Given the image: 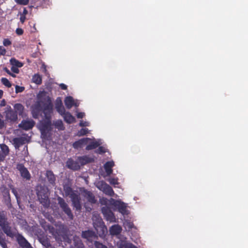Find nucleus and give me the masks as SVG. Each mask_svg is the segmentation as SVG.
<instances>
[{"instance_id": "cd10ccee", "label": "nucleus", "mask_w": 248, "mask_h": 248, "mask_svg": "<svg viewBox=\"0 0 248 248\" xmlns=\"http://www.w3.org/2000/svg\"><path fill=\"white\" fill-rule=\"evenodd\" d=\"M53 124L55 127L59 130H63L65 129L62 121L61 120H57L54 121Z\"/></svg>"}, {"instance_id": "5701e85b", "label": "nucleus", "mask_w": 248, "mask_h": 248, "mask_svg": "<svg viewBox=\"0 0 248 248\" xmlns=\"http://www.w3.org/2000/svg\"><path fill=\"white\" fill-rule=\"evenodd\" d=\"M55 107L57 111L60 115H62V114L65 112V110L62 105V100L59 97L57 99Z\"/></svg>"}, {"instance_id": "f704fd0d", "label": "nucleus", "mask_w": 248, "mask_h": 248, "mask_svg": "<svg viewBox=\"0 0 248 248\" xmlns=\"http://www.w3.org/2000/svg\"><path fill=\"white\" fill-rule=\"evenodd\" d=\"M1 81L2 83L7 87L10 88L12 86V84L8 79L5 78H2Z\"/></svg>"}, {"instance_id": "6ab92c4d", "label": "nucleus", "mask_w": 248, "mask_h": 248, "mask_svg": "<svg viewBox=\"0 0 248 248\" xmlns=\"http://www.w3.org/2000/svg\"><path fill=\"white\" fill-rule=\"evenodd\" d=\"M72 247L73 248H85L81 239L76 236L73 237V245L71 246L70 248Z\"/></svg>"}, {"instance_id": "f3484780", "label": "nucleus", "mask_w": 248, "mask_h": 248, "mask_svg": "<svg viewBox=\"0 0 248 248\" xmlns=\"http://www.w3.org/2000/svg\"><path fill=\"white\" fill-rule=\"evenodd\" d=\"M46 177L49 184L53 186L55 185L56 176L53 171L50 170H47L46 172Z\"/></svg>"}, {"instance_id": "603ef678", "label": "nucleus", "mask_w": 248, "mask_h": 248, "mask_svg": "<svg viewBox=\"0 0 248 248\" xmlns=\"http://www.w3.org/2000/svg\"><path fill=\"white\" fill-rule=\"evenodd\" d=\"M79 126L83 127L88 126V123L87 122H83L81 121L79 124Z\"/></svg>"}, {"instance_id": "e433bc0d", "label": "nucleus", "mask_w": 248, "mask_h": 248, "mask_svg": "<svg viewBox=\"0 0 248 248\" xmlns=\"http://www.w3.org/2000/svg\"><path fill=\"white\" fill-rule=\"evenodd\" d=\"M99 223L100 224V227H99V228L100 229V230L102 231V233L101 234V233H99V235L101 236L102 235H104L105 234V232H107V228L103 224V223L102 221H99Z\"/></svg>"}, {"instance_id": "f8f14e48", "label": "nucleus", "mask_w": 248, "mask_h": 248, "mask_svg": "<svg viewBox=\"0 0 248 248\" xmlns=\"http://www.w3.org/2000/svg\"><path fill=\"white\" fill-rule=\"evenodd\" d=\"M83 196L85 198L88 202L92 204L96 203L97 200L94 194L90 191H89L86 189L83 188L82 190H81Z\"/></svg>"}, {"instance_id": "a211bd4d", "label": "nucleus", "mask_w": 248, "mask_h": 248, "mask_svg": "<svg viewBox=\"0 0 248 248\" xmlns=\"http://www.w3.org/2000/svg\"><path fill=\"white\" fill-rule=\"evenodd\" d=\"M81 237L83 238L86 239L88 240H90L93 239V238H95L96 237V234L94 231L90 230H88L82 232Z\"/></svg>"}, {"instance_id": "ddd939ff", "label": "nucleus", "mask_w": 248, "mask_h": 248, "mask_svg": "<svg viewBox=\"0 0 248 248\" xmlns=\"http://www.w3.org/2000/svg\"><path fill=\"white\" fill-rule=\"evenodd\" d=\"M35 122L33 120H22L18 127L25 130H29L34 126Z\"/></svg>"}, {"instance_id": "72a5a7b5", "label": "nucleus", "mask_w": 248, "mask_h": 248, "mask_svg": "<svg viewBox=\"0 0 248 248\" xmlns=\"http://www.w3.org/2000/svg\"><path fill=\"white\" fill-rule=\"evenodd\" d=\"M40 241L42 244L46 248H48L51 246L50 242L47 238H40Z\"/></svg>"}, {"instance_id": "b1692460", "label": "nucleus", "mask_w": 248, "mask_h": 248, "mask_svg": "<svg viewBox=\"0 0 248 248\" xmlns=\"http://www.w3.org/2000/svg\"><path fill=\"white\" fill-rule=\"evenodd\" d=\"M14 108L15 109L14 111L16 112L17 115L18 114L19 116L23 117L24 107L21 104L16 103L15 104Z\"/></svg>"}, {"instance_id": "a18cd8bd", "label": "nucleus", "mask_w": 248, "mask_h": 248, "mask_svg": "<svg viewBox=\"0 0 248 248\" xmlns=\"http://www.w3.org/2000/svg\"><path fill=\"white\" fill-rule=\"evenodd\" d=\"M12 44L11 41L9 39H4L3 41V45L5 46H9Z\"/></svg>"}, {"instance_id": "bf43d9fd", "label": "nucleus", "mask_w": 248, "mask_h": 248, "mask_svg": "<svg viewBox=\"0 0 248 248\" xmlns=\"http://www.w3.org/2000/svg\"><path fill=\"white\" fill-rule=\"evenodd\" d=\"M28 10L26 9V8H24L23 11V13L21 14V15H24L26 16V15L28 14Z\"/></svg>"}, {"instance_id": "13d9d810", "label": "nucleus", "mask_w": 248, "mask_h": 248, "mask_svg": "<svg viewBox=\"0 0 248 248\" xmlns=\"http://www.w3.org/2000/svg\"><path fill=\"white\" fill-rule=\"evenodd\" d=\"M60 86L62 90H65L67 89V86L63 83L61 84Z\"/></svg>"}, {"instance_id": "4c0bfd02", "label": "nucleus", "mask_w": 248, "mask_h": 248, "mask_svg": "<svg viewBox=\"0 0 248 248\" xmlns=\"http://www.w3.org/2000/svg\"><path fill=\"white\" fill-rule=\"evenodd\" d=\"M41 137L43 139H46L47 138L48 133L51 131V129H46L45 130H43L42 129H40Z\"/></svg>"}, {"instance_id": "39448f33", "label": "nucleus", "mask_w": 248, "mask_h": 248, "mask_svg": "<svg viewBox=\"0 0 248 248\" xmlns=\"http://www.w3.org/2000/svg\"><path fill=\"white\" fill-rule=\"evenodd\" d=\"M0 227L7 236L13 238L16 236V235L17 232V230L15 228H13L8 222L2 224Z\"/></svg>"}, {"instance_id": "864d4df0", "label": "nucleus", "mask_w": 248, "mask_h": 248, "mask_svg": "<svg viewBox=\"0 0 248 248\" xmlns=\"http://www.w3.org/2000/svg\"><path fill=\"white\" fill-rule=\"evenodd\" d=\"M0 245L2 248H8L6 243V239L0 243Z\"/></svg>"}, {"instance_id": "0e129e2a", "label": "nucleus", "mask_w": 248, "mask_h": 248, "mask_svg": "<svg viewBox=\"0 0 248 248\" xmlns=\"http://www.w3.org/2000/svg\"><path fill=\"white\" fill-rule=\"evenodd\" d=\"M9 75H10L11 76H12L13 78L16 77V75L15 74H14V73H11L10 74H9Z\"/></svg>"}, {"instance_id": "f03ea898", "label": "nucleus", "mask_w": 248, "mask_h": 248, "mask_svg": "<svg viewBox=\"0 0 248 248\" xmlns=\"http://www.w3.org/2000/svg\"><path fill=\"white\" fill-rule=\"evenodd\" d=\"M38 97L39 99L41 100V101L42 102L46 101L44 106V113L45 114L46 112L48 115H50V113L52 110V105L50 97L46 96V93L43 91L38 94Z\"/></svg>"}, {"instance_id": "bb28decb", "label": "nucleus", "mask_w": 248, "mask_h": 248, "mask_svg": "<svg viewBox=\"0 0 248 248\" xmlns=\"http://www.w3.org/2000/svg\"><path fill=\"white\" fill-rule=\"evenodd\" d=\"M15 146L19 147L21 145H23L25 143V139L23 137L16 138L13 140Z\"/></svg>"}, {"instance_id": "f257e3e1", "label": "nucleus", "mask_w": 248, "mask_h": 248, "mask_svg": "<svg viewBox=\"0 0 248 248\" xmlns=\"http://www.w3.org/2000/svg\"><path fill=\"white\" fill-rule=\"evenodd\" d=\"M66 195L69 196L71 199L72 204L76 211H80L82 208L81 199L79 195L75 192L71 187L68 186L64 189Z\"/></svg>"}, {"instance_id": "412c9836", "label": "nucleus", "mask_w": 248, "mask_h": 248, "mask_svg": "<svg viewBox=\"0 0 248 248\" xmlns=\"http://www.w3.org/2000/svg\"><path fill=\"white\" fill-rule=\"evenodd\" d=\"M61 115L63 117L64 121L67 124H72L76 121L75 118L69 112H65Z\"/></svg>"}, {"instance_id": "8fccbe9b", "label": "nucleus", "mask_w": 248, "mask_h": 248, "mask_svg": "<svg viewBox=\"0 0 248 248\" xmlns=\"http://www.w3.org/2000/svg\"><path fill=\"white\" fill-rule=\"evenodd\" d=\"M23 30L21 28H17L16 32L18 35H21L23 34Z\"/></svg>"}, {"instance_id": "79ce46f5", "label": "nucleus", "mask_w": 248, "mask_h": 248, "mask_svg": "<svg viewBox=\"0 0 248 248\" xmlns=\"http://www.w3.org/2000/svg\"><path fill=\"white\" fill-rule=\"evenodd\" d=\"M15 89H16V91H15L16 93H19L23 92L25 90V88L23 86H19L18 85H16L15 87Z\"/></svg>"}, {"instance_id": "4be33fe9", "label": "nucleus", "mask_w": 248, "mask_h": 248, "mask_svg": "<svg viewBox=\"0 0 248 248\" xmlns=\"http://www.w3.org/2000/svg\"><path fill=\"white\" fill-rule=\"evenodd\" d=\"M64 103L66 108L68 109H70L74 106L76 107L78 106L77 103L75 102L73 98L71 96L65 97L64 99Z\"/></svg>"}, {"instance_id": "473e14b6", "label": "nucleus", "mask_w": 248, "mask_h": 248, "mask_svg": "<svg viewBox=\"0 0 248 248\" xmlns=\"http://www.w3.org/2000/svg\"><path fill=\"white\" fill-rule=\"evenodd\" d=\"M32 81L36 84L40 85L42 83V78L38 74H35L33 76Z\"/></svg>"}, {"instance_id": "de8ad7c7", "label": "nucleus", "mask_w": 248, "mask_h": 248, "mask_svg": "<svg viewBox=\"0 0 248 248\" xmlns=\"http://www.w3.org/2000/svg\"><path fill=\"white\" fill-rule=\"evenodd\" d=\"M11 189L12 190V192L14 194L17 200H18V192L16 188H15L13 186L11 187Z\"/></svg>"}, {"instance_id": "4d7b16f0", "label": "nucleus", "mask_w": 248, "mask_h": 248, "mask_svg": "<svg viewBox=\"0 0 248 248\" xmlns=\"http://www.w3.org/2000/svg\"><path fill=\"white\" fill-rule=\"evenodd\" d=\"M5 240V237L4 235L0 232V243Z\"/></svg>"}, {"instance_id": "a878e982", "label": "nucleus", "mask_w": 248, "mask_h": 248, "mask_svg": "<svg viewBox=\"0 0 248 248\" xmlns=\"http://www.w3.org/2000/svg\"><path fill=\"white\" fill-rule=\"evenodd\" d=\"M122 230V228L119 225H114L110 227L109 232L111 235H118L121 232Z\"/></svg>"}, {"instance_id": "58836bf2", "label": "nucleus", "mask_w": 248, "mask_h": 248, "mask_svg": "<svg viewBox=\"0 0 248 248\" xmlns=\"http://www.w3.org/2000/svg\"><path fill=\"white\" fill-rule=\"evenodd\" d=\"M94 246L95 248H108L107 246L97 241H94Z\"/></svg>"}, {"instance_id": "052dcab7", "label": "nucleus", "mask_w": 248, "mask_h": 248, "mask_svg": "<svg viewBox=\"0 0 248 248\" xmlns=\"http://www.w3.org/2000/svg\"><path fill=\"white\" fill-rule=\"evenodd\" d=\"M6 105V102L4 99H3L1 101L0 106L1 107L5 106Z\"/></svg>"}, {"instance_id": "09e8293b", "label": "nucleus", "mask_w": 248, "mask_h": 248, "mask_svg": "<svg viewBox=\"0 0 248 248\" xmlns=\"http://www.w3.org/2000/svg\"><path fill=\"white\" fill-rule=\"evenodd\" d=\"M11 70L14 73L18 74L19 72L18 67L13 65L11 67Z\"/></svg>"}, {"instance_id": "3c124183", "label": "nucleus", "mask_w": 248, "mask_h": 248, "mask_svg": "<svg viewBox=\"0 0 248 248\" xmlns=\"http://www.w3.org/2000/svg\"><path fill=\"white\" fill-rule=\"evenodd\" d=\"M6 53V49L2 46H0V56L4 55Z\"/></svg>"}, {"instance_id": "ea45409f", "label": "nucleus", "mask_w": 248, "mask_h": 248, "mask_svg": "<svg viewBox=\"0 0 248 248\" xmlns=\"http://www.w3.org/2000/svg\"><path fill=\"white\" fill-rule=\"evenodd\" d=\"M95 152L98 154H103L106 152V149L103 146H99V148L95 151Z\"/></svg>"}, {"instance_id": "338daca9", "label": "nucleus", "mask_w": 248, "mask_h": 248, "mask_svg": "<svg viewBox=\"0 0 248 248\" xmlns=\"http://www.w3.org/2000/svg\"><path fill=\"white\" fill-rule=\"evenodd\" d=\"M33 28H34V30H35V31H36V28H35V24H34V25H33Z\"/></svg>"}, {"instance_id": "e2e57ef3", "label": "nucleus", "mask_w": 248, "mask_h": 248, "mask_svg": "<svg viewBox=\"0 0 248 248\" xmlns=\"http://www.w3.org/2000/svg\"><path fill=\"white\" fill-rule=\"evenodd\" d=\"M5 71L7 72V73L9 75V74H10L11 73L7 68H5Z\"/></svg>"}, {"instance_id": "49530a36", "label": "nucleus", "mask_w": 248, "mask_h": 248, "mask_svg": "<svg viewBox=\"0 0 248 248\" xmlns=\"http://www.w3.org/2000/svg\"><path fill=\"white\" fill-rule=\"evenodd\" d=\"M2 118V116L0 114V130L3 129L5 127V123Z\"/></svg>"}, {"instance_id": "c03bdc74", "label": "nucleus", "mask_w": 248, "mask_h": 248, "mask_svg": "<svg viewBox=\"0 0 248 248\" xmlns=\"http://www.w3.org/2000/svg\"><path fill=\"white\" fill-rule=\"evenodd\" d=\"M123 247L121 248H137L136 246L132 244V243H125L123 245Z\"/></svg>"}, {"instance_id": "9d476101", "label": "nucleus", "mask_w": 248, "mask_h": 248, "mask_svg": "<svg viewBox=\"0 0 248 248\" xmlns=\"http://www.w3.org/2000/svg\"><path fill=\"white\" fill-rule=\"evenodd\" d=\"M16 169L19 171L21 176L26 180H30L31 178L30 172L22 164H18Z\"/></svg>"}, {"instance_id": "dca6fc26", "label": "nucleus", "mask_w": 248, "mask_h": 248, "mask_svg": "<svg viewBox=\"0 0 248 248\" xmlns=\"http://www.w3.org/2000/svg\"><path fill=\"white\" fill-rule=\"evenodd\" d=\"M91 140V139L89 138H84L81 139L73 143V147L74 148L78 149V148H82L84 145H86L89 141Z\"/></svg>"}, {"instance_id": "6e6552de", "label": "nucleus", "mask_w": 248, "mask_h": 248, "mask_svg": "<svg viewBox=\"0 0 248 248\" xmlns=\"http://www.w3.org/2000/svg\"><path fill=\"white\" fill-rule=\"evenodd\" d=\"M6 120L11 123H15L17 120V115L16 112L13 110L10 106L7 107L4 112Z\"/></svg>"}, {"instance_id": "5fc2aeb1", "label": "nucleus", "mask_w": 248, "mask_h": 248, "mask_svg": "<svg viewBox=\"0 0 248 248\" xmlns=\"http://www.w3.org/2000/svg\"><path fill=\"white\" fill-rule=\"evenodd\" d=\"M25 20H26V16L21 15L20 17V21L21 22V23L23 24L25 22Z\"/></svg>"}, {"instance_id": "c756f323", "label": "nucleus", "mask_w": 248, "mask_h": 248, "mask_svg": "<svg viewBox=\"0 0 248 248\" xmlns=\"http://www.w3.org/2000/svg\"><path fill=\"white\" fill-rule=\"evenodd\" d=\"M8 222L6 217V213L5 211H0V226Z\"/></svg>"}, {"instance_id": "393cba45", "label": "nucleus", "mask_w": 248, "mask_h": 248, "mask_svg": "<svg viewBox=\"0 0 248 248\" xmlns=\"http://www.w3.org/2000/svg\"><path fill=\"white\" fill-rule=\"evenodd\" d=\"M67 167L68 168L73 170H78L80 169V166L79 165V163L76 161H74L73 160H69L67 161Z\"/></svg>"}, {"instance_id": "7c9ffc66", "label": "nucleus", "mask_w": 248, "mask_h": 248, "mask_svg": "<svg viewBox=\"0 0 248 248\" xmlns=\"http://www.w3.org/2000/svg\"><path fill=\"white\" fill-rule=\"evenodd\" d=\"M99 145V143L97 141H92L86 146V150L89 151L96 149Z\"/></svg>"}, {"instance_id": "4468645a", "label": "nucleus", "mask_w": 248, "mask_h": 248, "mask_svg": "<svg viewBox=\"0 0 248 248\" xmlns=\"http://www.w3.org/2000/svg\"><path fill=\"white\" fill-rule=\"evenodd\" d=\"M37 196L40 203H41L44 207L47 208L49 206L50 201L46 193H44L42 195L41 193L39 192L37 193Z\"/></svg>"}, {"instance_id": "c85d7f7f", "label": "nucleus", "mask_w": 248, "mask_h": 248, "mask_svg": "<svg viewBox=\"0 0 248 248\" xmlns=\"http://www.w3.org/2000/svg\"><path fill=\"white\" fill-rule=\"evenodd\" d=\"M0 149L1 151H0V153L2 154V155L4 156V159H5V158L6 156L9 154V149L8 147L5 144H1L0 145Z\"/></svg>"}, {"instance_id": "2f4dec72", "label": "nucleus", "mask_w": 248, "mask_h": 248, "mask_svg": "<svg viewBox=\"0 0 248 248\" xmlns=\"http://www.w3.org/2000/svg\"><path fill=\"white\" fill-rule=\"evenodd\" d=\"M10 63L12 65L20 68L23 66V64L22 62L15 58H12L10 60Z\"/></svg>"}, {"instance_id": "37998d69", "label": "nucleus", "mask_w": 248, "mask_h": 248, "mask_svg": "<svg viewBox=\"0 0 248 248\" xmlns=\"http://www.w3.org/2000/svg\"><path fill=\"white\" fill-rule=\"evenodd\" d=\"M108 182L111 185H118V179L115 178H111L109 179Z\"/></svg>"}, {"instance_id": "20e7f679", "label": "nucleus", "mask_w": 248, "mask_h": 248, "mask_svg": "<svg viewBox=\"0 0 248 248\" xmlns=\"http://www.w3.org/2000/svg\"><path fill=\"white\" fill-rule=\"evenodd\" d=\"M96 186L107 195L113 197L114 195V192L112 188L104 181L98 182Z\"/></svg>"}, {"instance_id": "423d86ee", "label": "nucleus", "mask_w": 248, "mask_h": 248, "mask_svg": "<svg viewBox=\"0 0 248 248\" xmlns=\"http://www.w3.org/2000/svg\"><path fill=\"white\" fill-rule=\"evenodd\" d=\"M111 204L118 209V211L123 215H127V206L125 203L119 201L110 199Z\"/></svg>"}, {"instance_id": "9b49d317", "label": "nucleus", "mask_w": 248, "mask_h": 248, "mask_svg": "<svg viewBox=\"0 0 248 248\" xmlns=\"http://www.w3.org/2000/svg\"><path fill=\"white\" fill-rule=\"evenodd\" d=\"M16 235L15 237L16 238L17 242L22 248H32L31 244L22 235L17 232Z\"/></svg>"}, {"instance_id": "6e6d98bb", "label": "nucleus", "mask_w": 248, "mask_h": 248, "mask_svg": "<svg viewBox=\"0 0 248 248\" xmlns=\"http://www.w3.org/2000/svg\"><path fill=\"white\" fill-rule=\"evenodd\" d=\"M85 116V113L84 112H78L77 116L78 118H82Z\"/></svg>"}, {"instance_id": "1a4fd4ad", "label": "nucleus", "mask_w": 248, "mask_h": 248, "mask_svg": "<svg viewBox=\"0 0 248 248\" xmlns=\"http://www.w3.org/2000/svg\"><path fill=\"white\" fill-rule=\"evenodd\" d=\"M51 116L48 115L46 112L45 113V119L40 121L39 127V129H42L43 131L46 129H51Z\"/></svg>"}, {"instance_id": "a19ab883", "label": "nucleus", "mask_w": 248, "mask_h": 248, "mask_svg": "<svg viewBox=\"0 0 248 248\" xmlns=\"http://www.w3.org/2000/svg\"><path fill=\"white\" fill-rule=\"evenodd\" d=\"M15 1L18 4L22 5H28L29 2V0H15Z\"/></svg>"}, {"instance_id": "c9c22d12", "label": "nucleus", "mask_w": 248, "mask_h": 248, "mask_svg": "<svg viewBox=\"0 0 248 248\" xmlns=\"http://www.w3.org/2000/svg\"><path fill=\"white\" fill-rule=\"evenodd\" d=\"M89 130L88 128H82L78 131V135L79 136H82L88 133Z\"/></svg>"}, {"instance_id": "0eeeda50", "label": "nucleus", "mask_w": 248, "mask_h": 248, "mask_svg": "<svg viewBox=\"0 0 248 248\" xmlns=\"http://www.w3.org/2000/svg\"><path fill=\"white\" fill-rule=\"evenodd\" d=\"M101 211L106 220L110 222H116V218L114 214L109 207L104 206L102 208Z\"/></svg>"}, {"instance_id": "7ed1b4c3", "label": "nucleus", "mask_w": 248, "mask_h": 248, "mask_svg": "<svg viewBox=\"0 0 248 248\" xmlns=\"http://www.w3.org/2000/svg\"><path fill=\"white\" fill-rule=\"evenodd\" d=\"M58 204L64 212V213L70 219L72 220L74 218L73 214L70 208L69 207L67 203L65 202V200L61 197H58L57 198Z\"/></svg>"}, {"instance_id": "680f3d73", "label": "nucleus", "mask_w": 248, "mask_h": 248, "mask_svg": "<svg viewBox=\"0 0 248 248\" xmlns=\"http://www.w3.org/2000/svg\"><path fill=\"white\" fill-rule=\"evenodd\" d=\"M3 92L2 90L0 89V99L3 96Z\"/></svg>"}, {"instance_id": "aec40b11", "label": "nucleus", "mask_w": 248, "mask_h": 248, "mask_svg": "<svg viewBox=\"0 0 248 248\" xmlns=\"http://www.w3.org/2000/svg\"><path fill=\"white\" fill-rule=\"evenodd\" d=\"M114 166V162L113 161H107L104 165V169L107 176H109L112 174L113 170L112 167Z\"/></svg>"}, {"instance_id": "2eb2a0df", "label": "nucleus", "mask_w": 248, "mask_h": 248, "mask_svg": "<svg viewBox=\"0 0 248 248\" xmlns=\"http://www.w3.org/2000/svg\"><path fill=\"white\" fill-rule=\"evenodd\" d=\"M78 160L81 165L83 166L87 164L93 162L94 159L93 156H90L89 155H85L81 156H78Z\"/></svg>"}, {"instance_id": "774afa93", "label": "nucleus", "mask_w": 248, "mask_h": 248, "mask_svg": "<svg viewBox=\"0 0 248 248\" xmlns=\"http://www.w3.org/2000/svg\"><path fill=\"white\" fill-rule=\"evenodd\" d=\"M33 117H34V118H37V116H35L34 115H33Z\"/></svg>"}, {"instance_id": "69168bd1", "label": "nucleus", "mask_w": 248, "mask_h": 248, "mask_svg": "<svg viewBox=\"0 0 248 248\" xmlns=\"http://www.w3.org/2000/svg\"><path fill=\"white\" fill-rule=\"evenodd\" d=\"M95 229H96V231L97 232H99L98 228H96Z\"/></svg>"}]
</instances>
